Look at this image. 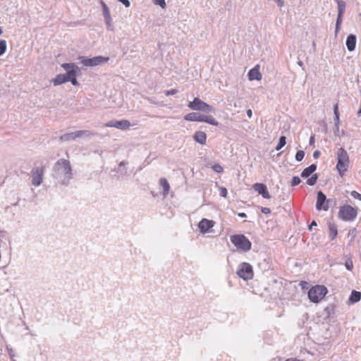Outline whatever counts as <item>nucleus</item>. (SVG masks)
Listing matches in <instances>:
<instances>
[{"label": "nucleus", "instance_id": "nucleus-15", "mask_svg": "<svg viewBox=\"0 0 361 361\" xmlns=\"http://www.w3.org/2000/svg\"><path fill=\"white\" fill-rule=\"evenodd\" d=\"M357 37L354 34H350L348 35L345 41V44L349 51H353L356 47Z\"/></svg>", "mask_w": 361, "mask_h": 361}, {"label": "nucleus", "instance_id": "nucleus-53", "mask_svg": "<svg viewBox=\"0 0 361 361\" xmlns=\"http://www.w3.org/2000/svg\"><path fill=\"white\" fill-rule=\"evenodd\" d=\"M317 225L315 220L312 221L311 224L308 226V229L312 230L313 226H316Z\"/></svg>", "mask_w": 361, "mask_h": 361}, {"label": "nucleus", "instance_id": "nucleus-60", "mask_svg": "<svg viewBox=\"0 0 361 361\" xmlns=\"http://www.w3.org/2000/svg\"><path fill=\"white\" fill-rule=\"evenodd\" d=\"M264 271H266L269 268L268 264L264 263Z\"/></svg>", "mask_w": 361, "mask_h": 361}, {"label": "nucleus", "instance_id": "nucleus-7", "mask_svg": "<svg viewBox=\"0 0 361 361\" xmlns=\"http://www.w3.org/2000/svg\"><path fill=\"white\" fill-rule=\"evenodd\" d=\"M237 274L244 281H248L253 278L252 267L247 262H242L238 265Z\"/></svg>", "mask_w": 361, "mask_h": 361}, {"label": "nucleus", "instance_id": "nucleus-12", "mask_svg": "<svg viewBox=\"0 0 361 361\" xmlns=\"http://www.w3.org/2000/svg\"><path fill=\"white\" fill-rule=\"evenodd\" d=\"M253 189L258 192V194L261 195L265 199H269L270 195L267 190V187L264 183H255L252 186Z\"/></svg>", "mask_w": 361, "mask_h": 361}, {"label": "nucleus", "instance_id": "nucleus-46", "mask_svg": "<svg viewBox=\"0 0 361 361\" xmlns=\"http://www.w3.org/2000/svg\"><path fill=\"white\" fill-rule=\"evenodd\" d=\"M98 135L97 132L90 131V130H85V133H84L83 136L90 137V136H94V135Z\"/></svg>", "mask_w": 361, "mask_h": 361}, {"label": "nucleus", "instance_id": "nucleus-40", "mask_svg": "<svg viewBox=\"0 0 361 361\" xmlns=\"http://www.w3.org/2000/svg\"><path fill=\"white\" fill-rule=\"evenodd\" d=\"M334 119H340L338 103H336V104L334 105Z\"/></svg>", "mask_w": 361, "mask_h": 361}, {"label": "nucleus", "instance_id": "nucleus-39", "mask_svg": "<svg viewBox=\"0 0 361 361\" xmlns=\"http://www.w3.org/2000/svg\"><path fill=\"white\" fill-rule=\"evenodd\" d=\"M301 183V180L298 176H293L291 180V186L295 187Z\"/></svg>", "mask_w": 361, "mask_h": 361}, {"label": "nucleus", "instance_id": "nucleus-31", "mask_svg": "<svg viewBox=\"0 0 361 361\" xmlns=\"http://www.w3.org/2000/svg\"><path fill=\"white\" fill-rule=\"evenodd\" d=\"M286 144V137L284 135H281L279 137V142L277 143V145L276 147V150L279 151Z\"/></svg>", "mask_w": 361, "mask_h": 361}, {"label": "nucleus", "instance_id": "nucleus-9", "mask_svg": "<svg viewBox=\"0 0 361 361\" xmlns=\"http://www.w3.org/2000/svg\"><path fill=\"white\" fill-rule=\"evenodd\" d=\"M32 184L35 186L41 185L44 176V167H35L31 171Z\"/></svg>", "mask_w": 361, "mask_h": 361}, {"label": "nucleus", "instance_id": "nucleus-13", "mask_svg": "<svg viewBox=\"0 0 361 361\" xmlns=\"http://www.w3.org/2000/svg\"><path fill=\"white\" fill-rule=\"evenodd\" d=\"M247 76L250 81L260 80L262 79V74L259 72V65L250 69L247 73Z\"/></svg>", "mask_w": 361, "mask_h": 361}, {"label": "nucleus", "instance_id": "nucleus-21", "mask_svg": "<svg viewBox=\"0 0 361 361\" xmlns=\"http://www.w3.org/2000/svg\"><path fill=\"white\" fill-rule=\"evenodd\" d=\"M159 184L163 188V195L166 197L169 194L170 190L169 183L165 178H161L159 180Z\"/></svg>", "mask_w": 361, "mask_h": 361}, {"label": "nucleus", "instance_id": "nucleus-38", "mask_svg": "<svg viewBox=\"0 0 361 361\" xmlns=\"http://www.w3.org/2000/svg\"><path fill=\"white\" fill-rule=\"evenodd\" d=\"M212 169L214 171L219 173H222L224 171L223 167L219 164H215L212 166Z\"/></svg>", "mask_w": 361, "mask_h": 361}, {"label": "nucleus", "instance_id": "nucleus-14", "mask_svg": "<svg viewBox=\"0 0 361 361\" xmlns=\"http://www.w3.org/2000/svg\"><path fill=\"white\" fill-rule=\"evenodd\" d=\"M68 73L58 74L54 78L51 80V82L55 86L61 85L68 82Z\"/></svg>", "mask_w": 361, "mask_h": 361}, {"label": "nucleus", "instance_id": "nucleus-29", "mask_svg": "<svg viewBox=\"0 0 361 361\" xmlns=\"http://www.w3.org/2000/svg\"><path fill=\"white\" fill-rule=\"evenodd\" d=\"M307 182L306 183L310 186H313L316 184L319 175L317 173H314L312 176H310L309 178H307Z\"/></svg>", "mask_w": 361, "mask_h": 361}, {"label": "nucleus", "instance_id": "nucleus-47", "mask_svg": "<svg viewBox=\"0 0 361 361\" xmlns=\"http://www.w3.org/2000/svg\"><path fill=\"white\" fill-rule=\"evenodd\" d=\"M118 2L121 3L126 8H128L130 6V2L129 0H117Z\"/></svg>", "mask_w": 361, "mask_h": 361}, {"label": "nucleus", "instance_id": "nucleus-19", "mask_svg": "<svg viewBox=\"0 0 361 361\" xmlns=\"http://www.w3.org/2000/svg\"><path fill=\"white\" fill-rule=\"evenodd\" d=\"M317 166L316 164H312L308 167L303 169L300 174L301 177L304 178H309L310 176L314 174L313 173L317 170Z\"/></svg>", "mask_w": 361, "mask_h": 361}, {"label": "nucleus", "instance_id": "nucleus-6", "mask_svg": "<svg viewBox=\"0 0 361 361\" xmlns=\"http://www.w3.org/2000/svg\"><path fill=\"white\" fill-rule=\"evenodd\" d=\"M80 63L86 67H94L107 63L109 57L103 56H97L92 58L87 56H79Z\"/></svg>", "mask_w": 361, "mask_h": 361}, {"label": "nucleus", "instance_id": "nucleus-51", "mask_svg": "<svg viewBox=\"0 0 361 361\" xmlns=\"http://www.w3.org/2000/svg\"><path fill=\"white\" fill-rule=\"evenodd\" d=\"M275 3L278 5L279 7H283L284 6V1L283 0H274Z\"/></svg>", "mask_w": 361, "mask_h": 361}, {"label": "nucleus", "instance_id": "nucleus-35", "mask_svg": "<svg viewBox=\"0 0 361 361\" xmlns=\"http://www.w3.org/2000/svg\"><path fill=\"white\" fill-rule=\"evenodd\" d=\"M104 21L106 25L107 30H111V31L114 30V27L112 24L111 17L110 16L109 18H104Z\"/></svg>", "mask_w": 361, "mask_h": 361}, {"label": "nucleus", "instance_id": "nucleus-59", "mask_svg": "<svg viewBox=\"0 0 361 361\" xmlns=\"http://www.w3.org/2000/svg\"><path fill=\"white\" fill-rule=\"evenodd\" d=\"M285 361H300V360L297 358H288Z\"/></svg>", "mask_w": 361, "mask_h": 361}, {"label": "nucleus", "instance_id": "nucleus-62", "mask_svg": "<svg viewBox=\"0 0 361 361\" xmlns=\"http://www.w3.org/2000/svg\"><path fill=\"white\" fill-rule=\"evenodd\" d=\"M3 33V30H2V27H0V35Z\"/></svg>", "mask_w": 361, "mask_h": 361}, {"label": "nucleus", "instance_id": "nucleus-63", "mask_svg": "<svg viewBox=\"0 0 361 361\" xmlns=\"http://www.w3.org/2000/svg\"><path fill=\"white\" fill-rule=\"evenodd\" d=\"M357 200H360L361 201V194L359 195Z\"/></svg>", "mask_w": 361, "mask_h": 361}, {"label": "nucleus", "instance_id": "nucleus-25", "mask_svg": "<svg viewBox=\"0 0 361 361\" xmlns=\"http://www.w3.org/2000/svg\"><path fill=\"white\" fill-rule=\"evenodd\" d=\"M203 122H205L208 124H210V125H212L214 126H221V124L219 123L217 121H216L215 118L211 115H204Z\"/></svg>", "mask_w": 361, "mask_h": 361}, {"label": "nucleus", "instance_id": "nucleus-57", "mask_svg": "<svg viewBox=\"0 0 361 361\" xmlns=\"http://www.w3.org/2000/svg\"><path fill=\"white\" fill-rule=\"evenodd\" d=\"M127 164H128V161H121V162L119 163L118 166H119V167H122V166H126V165H127Z\"/></svg>", "mask_w": 361, "mask_h": 361}, {"label": "nucleus", "instance_id": "nucleus-32", "mask_svg": "<svg viewBox=\"0 0 361 361\" xmlns=\"http://www.w3.org/2000/svg\"><path fill=\"white\" fill-rule=\"evenodd\" d=\"M101 4H102V7L104 19L109 18L111 16V15H110V11H109V9L107 5L104 1H102Z\"/></svg>", "mask_w": 361, "mask_h": 361}, {"label": "nucleus", "instance_id": "nucleus-23", "mask_svg": "<svg viewBox=\"0 0 361 361\" xmlns=\"http://www.w3.org/2000/svg\"><path fill=\"white\" fill-rule=\"evenodd\" d=\"M361 299V292L353 290L349 297V301L351 303H356Z\"/></svg>", "mask_w": 361, "mask_h": 361}, {"label": "nucleus", "instance_id": "nucleus-34", "mask_svg": "<svg viewBox=\"0 0 361 361\" xmlns=\"http://www.w3.org/2000/svg\"><path fill=\"white\" fill-rule=\"evenodd\" d=\"M7 49L6 41L5 39H0V56H3Z\"/></svg>", "mask_w": 361, "mask_h": 361}, {"label": "nucleus", "instance_id": "nucleus-5", "mask_svg": "<svg viewBox=\"0 0 361 361\" xmlns=\"http://www.w3.org/2000/svg\"><path fill=\"white\" fill-rule=\"evenodd\" d=\"M357 215V209L349 204H344L339 208L338 218L344 221H352Z\"/></svg>", "mask_w": 361, "mask_h": 361}, {"label": "nucleus", "instance_id": "nucleus-10", "mask_svg": "<svg viewBox=\"0 0 361 361\" xmlns=\"http://www.w3.org/2000/svg\"><path fill=\"white\" fill-rule=\"evenodd\" d=\"M130 123L128 120H112L105 124L106 127H114L118 129L125 130L130 127Z\"/></svg>", "mask_w": 361, "mask_h": 361}, {"label": "nucleus", "instance_id": "nucleus-3", "mask_svg": "<svg viewBox=\"0 0 361 361\" xmlns=\"http://www.w3.org/2000/svg\"><path fill=\"white\" fill-rule=\"evenodd\" d=\"M231 242L236 247L237 249L244 252L251 250L252 243L243 234H235L231 236Z\"/></svg>", "mask_w": 361, "mask_h": 361}, {"label": "nucleus", "instance_id": "nucleus-43", "mask_svg": "<svg viewBox=\"0 0 361 361\" xmlns=\"http://www.w3.org/2000/svg\"><path fill=\"white\" fill-rule=\"evenodd\" d=\"M219 195L223 197H226L228 195L227 189L225 187H221L219 188Z\"/></svg>", "mask_w": 361, "mask_h": 361}, {"label": "nucleus", "instance_id": "nucleus-26", "mask_svg": "<svg viewBox=\"0 0 361 361\" xmlns=\"http://www.w3.org/2000/svg\"><path fill=\"white\" fill-rule=\"evenodd\" d=\"M78 73L68 71V82H71L73 86L79 85V82L77 80V75Z\"/></svg>", "mask_w": 361, "mask_h": 361}, {"label": "nucleus", "instance_id": "nucleus-30", "mask_svg": "<svg viewBox=\"0 0 361 361\" xmlns=\"http://www.w3.org/2000/svg\"><path fill=\"white\" fill-rule=\"evenodd\" d=\"M201 111L204 113H215V108L206 102H204L203 106L201 109Z\"/></svg>", "mask_w": 361, "mask_h": 361}, {"label": "nucleus", "instance_id": "nucleus-36", "mask_svg": "<svg viewBox=\"0 0 361 361\" xmlns=\"http://www.w3.org/2000/svg\"><path fill=\"white\" fill-rule=\"evenodd\" d=\"M305 157V152L303 150H298L295 156V159L297 161H301Z\"/></svg>", "mask_w": 361, "mask_h": 361}, {"label": "nucleus", "instance_id": "nucleus-20", "mask_svg": "<svg viewBox=\"0 0 361 361\" xmlns=\"http://www.w3.org/2000/svg\"><path fill=\"white\" fill-rule=\"evenodd\" d=\"M61 67L66 71V73L68 71L79 73L80 71L78 66L74 63H63L61 64Z\"/></svg>", "mask_w": 361, "mask_h": 361}, {"label": "nucleus", "instance_id": "nucleus-55", "mask_svg": "<svg viewBox=\"0 0 361 361\" xmlns=\"http://www.w3.org/2000/svg\"><path fill=\"white\" fill-rule=\"evenodd\" d=\"M246 114H247V116L250 118H252V109H247V110L246 111Z\"/></svg>", "mask_w": 361, "mask_h": 361}, {"label": "nucleus", "instance_id": "nucleus-37", "mask_svg": "<svg viewBox=\"0 0 361 361\" xmlns=\"http://www.w3.org/2000/svg\"><path fill=\"white\" fill-rule=\"evenodd\" d=\"M345 267L348 271H351L353 268V262L350 258H348L345 262Z\"/></svg>", "mask_w": 361, "mask_h": 361}, {"label": "nucleus", "instance_id": "nucleus-22", "mask_svg": "<svg viewBox=\"0 0 361 361\" xmlns=\"http://www.w3.org/2000/svg\"><path fill=\"white\" fill-rule=\"evenodd\" d=\"M335 304H329L324 308V314L326 318H330L335 314Z\"/></svg>", "mask_w": 361, "mask_h": 361}, {"label": "nucleus", "instance_id": "nucleus-41", "mask_svg": "<svg viewBox=\"0 0 361 361\" xmlns=\"http://www.w3.org/2000/svg\"><path fill=\"white\" fill-rule=\"evenodd\" d=\"M339 121H340V119H334V133L336 135H337L338 131H339Z\"/></svg>", "mask_w": 361, "mask_h": 361}, {"label": "nucleus", "instance_id": "nucleus-56", "mask_svg": "<svg viewBox=\"0 0 361 361\" xmlns=\"http://www.w3.org/2000/svg\"><path fill=\"white\" fill-rule=\"evenodd\" d=\"M118 172L120 173L121 175H126L127 173V170L126 169H118Z\"/></svg>", "mask_w": 361, "mask_h": 361}, {"label": "nucleus", "instance_id": "nucleus-42", "mask_svg": "<svg viewBox=\"0 0 361 361\" xmlns=\"http://www.w3.org/2000/svg\"><path fill=\"white\" fill-rule=\"evenodd\" d=\"M154 3L156 5L159 6L162 8H164L166 6V4L165 0H154Z\"/></svg>", "mask_w": 361, "mask_h": 361}, {"label": "nucleus", "instance_id": "nucleus-61", "mask_svg": "<svg viewBox=\"0 0 361 361\" xmlns=\"http://www.w3.org/2000/svg\"><path fill=\"white\" fill-rule=\"evenodd\" d=\"M298 64L300 66H301V67H302V66H303V62H302V61H299L298 62Z\"/></svg>", "mask_w": 361, "mask_h": 361}, {"label": "nucleus", "instance_id": "nucleus-33", "mask_svg": "<svg viewBox=\"0 0 361 361\" xmlns=\"http://www.w3.org/2000/svg\"><path fill=\"white\" fill-rule=\"evenodd\" d=\"M343 20V15L338 14L336 22V28H335V35L336 36L338 32L340 30L341 25Z\"/></svg>", "mask_w": 361, "mask_h": 361}, {"label": "nucleus", "instance_id": "nucleus-28", "mask_svg": "<svg viewBox=\"0 0 361 361\" xmlns=\"http://www.w3.org/2000/svg\"><path fill=\"white\" fill-rule=\"evenodd\" d=\"M338 5V14L343 15L345 11L346 4L343 0H336Z\"/></svg>", "mask_w": 361, "mask_h": 361}, {"label": "nucleus", "instance_id": "nucleus-52", "mask_svg": "<svg viewBox=\"0 0 361 361\" xmlns=\"http://www.w3.org/2000/svg\"><path fill=\"white\" fill-rule=\"evenodd\" d=\"M320 154H321L320 151H319V150H316V151H314V152H313L312 156H313V157H314V159H317V158L320 156Z\"/></svg>", "mask_w": 361, "mask_h": 361}, {"label": "nucleus", "instance_id": "nucleus-45", "mask_svg": "<svg viewBox=\"0 0 361 361\" xmlns=\"http://www.w3.org/2000/svg\"><path fill=\"white\" fill-rule=\"evenodd\" d=\"M177 92H178V90L176 89H171V90H166L165 92V95L171 96V95H173V94H176Z\"/></svg>", "mask_w": 361, "mask_h": 361}, {"label": "nucleus", "instance_id": "nucleus-1", "mask_svg": "<svg viewBox=\"0 0 361 361\" xmlns=\"http://www.w3.org/2000/svg\"><path fill=\"white\" fill-rule=\"evenodd\" d=\"M51 176L57 184L67 186L73 178V170L69 160L59 159L54 165Z\"/></svg>", "mask_w": 361, "mask_h": 361}, {"label": "nucleus", "instance_id": "nucleus-4", "mask_svg": "<svg viewBox=\"0 0 361 361\" xmlns=\"http://www.w3.org/2000/svg\"><path fill=\"white\" fill-rule=\"evenodd\" d=\"M328 290L324 286L317 285L308 291V298L314 303H318L327 294Z\"/></svg>", "mask_w": 361, "mask_h": 361}, {"label": "nucleus", "instance_id": "nucleus-50", "mask_svg": "<svg viewBox=\"0 0 361 361\" xmlns=\"http://www.w3.org/2000/svg\"><path fill=\"white\" fill-rule=\"evenodd\" d=\"M350 195L353 198L357 199L360 194L358 192L353 190L351 192Z\"/></svg>", "mask_w": 361, "mask_h": 361}, {"label": "nucleus", "instance_id": "nucleus-48", "mask_svg": "<svg viewBox=\"0 0 361 361\" xmlns=\"http://www.w3.org/2000/svg\"><path fill=\"white\" fill-rule=\"evenodd\" d=\"M260 210H261L262 213H263L264 214H269L271 213V209L268 207H262L260 208Z\"/></svg>", "mask_w": 361, "mask_h": 361}, {"label": "nucleus", "instance_id": "nucleus-44", "mask_svg": "<svg viewBox=\"0 0 361 361\" xmlns=\"http://www.w3.org/2000/svg\"><path fill=\"white\" fill-rule=\"evenodd\" d=\"M84 133H85V130H80L74 132V135L75 138L81 137L84 135Z\"/></svg>", "mask_w": 361, "mask_h": 361}, {"label": "nucleus", "instance_id": "nucleus-54", "mask_svg": "<svg viewBox=\"0 0 361 361\" xmlns=\"http://www.w3.org/2000/svg\"><path fill=\"white\" fill-rule=\"evenodd\" d=\"M314 142H315L314 136L312 135L310 137L309 144H310V145H314Z\"/></svg>", "mask_w": 361, "mask_h": 361}, {"label": "nucleus", "instance_id": "nucleus-16", "mask_svg": "<svg viewBox=\"0 0 361 361\" xmlns=\"http://www.w3.org/2000/svg\"><path fill=\"white\" fill-rule=\"evenodd\" d=\"M204 114H201L200 113L192 112L186 114L184 116V119L188 121H198L203 122L204 121Z\"/></svg>", "mask_w": 361, "mask_h": 361}, {"label": "nucleus", "instance_id": "nucleus-27", "mask_svg": "<svg viewBox=\"0 0 361 361\" xmlns=\"http://www.w3.org/2000/svg\"><path fill=\"white\" fill-rule=\"evenodd\" d=\"M76 138L75 137L74 132L69 133H65L59 137V140L61 142H67V141H70V140H74Z\"/></svg>", "mask_w": 361, "mask_h": 361}, {"label": "nucleus", "instance_id": "nucleus-17", "mask_svg": "<svg viewBox=\"0 0 361 361\" xmlns=\"http://www.w3.org/2000/svg\"><path fill=\"white\" fill-rule=\"evenodd\" d=\"M204 102L200 98L195 97L192 102L188 103V106L192 110L201 111Z\"/></svg>", "mask_w": 361, "mask_h": 361}, {"label": "nucleus", "instance_id": "nucleus-58", "mask_svg": "<svg viewBox=\"0 0 361 361\" xmlns=\"http://www.w3.org/2000/svg\"><path fill=\"white\" fill-rule=\"evenodd\" d=\"M238 216L239 217H241V218H245V217H246V216H247L246 214H245V213H244V212H239V213L238 214Z\"/></svg>", "mask_w": 361, "mask_h": 361}, {"label": "nucleus", "instance_id": "nucleus-24", "mask_svg": "<svg viewBox=\"0 0 361 361\" xmlns=\"http://www.w3.org/2000/svg\"><path fill=\"white\" fill-rule=\"evenodd\" d=\"M328 227L330 233L331 240H334L338 235L337 226L335 224L329 222L328 224Z\"/></svg>", "mask_w": 361, "mask_h": 361}, {"label": "nucleus", "instance_id": "nucleus-49", "mask_svg": "<svg viewBox=\"0 0 361 361\" xmlns=\"http://www.w3.org/2000/svg\"><path fill=\"white\" fill-rule=\"evenodd\" d=\"M356 232H357L356 228H352V229H350V230L349 231V232H348V235H349V236H351V237H352V238L353 239V238L355 237V235H356Z\"/></svg>", "mask_w": 361, "mask_h": 361}, {"label": "nucleus", "instance_id": "nucleus-11", "mask_svg": "<svg viewBox=\"0 0 361 361\" xmlns=\"http://www.w3.org/2000/svg\"><path fill=\"white\" fill-rule=\"evenodd\" d=\"M214 224L213 220L204 218L199 222L198 228L202 233L205 234L214 226Z\"/></svg>", "mask_w": 361, "mask_h": 361}, {"label": "nucleus", "instance_id": "nucleus-8", "mask_svg": "<svg viewBox=\"0 0 361 361\" xmlns=\"http://www.w3.org/2000/svg\"><path fill=\"white\" fill-rule=\"evenodd\" d=\"M331 200L327 199L326 195L322 191L319 190L317 192L316 209L317 211H327Z\"/></svg>", "mask_w": 361, "mask_h": 361}, {"label": "nucleus", "instance_id": "nucleus-2", "mask_svg": "<svg viewBox=\"0 0 361 361\" xmlns=\"http://www.w3.org/2000/svg\"><path fill=\"white\" fill-rule=\"evenodd\" d=\"M337 164L336 169L338 171L339 175L343 177L348 170L349 166V157L345 151V149L343 147H340L337 151Z\"/></svg>", "mask_w": 361, "mask_h": 361}, {"label": "nucleus", "instance_id": "nucleus-18", "mask_svg": "<svg viewBox=\"0 0 361 361\" xmlns=\"http://www.w3.org/2000/svg\"><path fill=\"white\" fill-rule=\"evenodd\" d=\"M193 139L196 142L204 145L206 143L207 134L203 131H197L193 135Z\"/></svg>", "mask_w": 361, "mask_h": 361}]
</instances>
